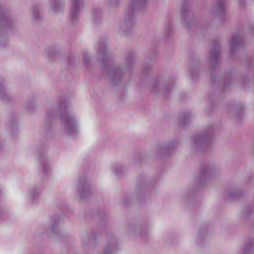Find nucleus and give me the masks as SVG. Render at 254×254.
<instances>
[{
    "instance_id": "f257e3e1",
    "label": "nucleus",
    "mask_w": 254,
    "mask_h": 254,
    "mask_svg": "<svg viewBox=\"0 0 254 254\" xmlns=\"http://www.w3.org/2000/svg\"><path fill=\"white\" fill-rule=\"evenodd\" d=\"M64 131L68 136L74 137L77 131L76 119L74 116L66 113L62 116Z\"/></svg>"
},
{
    "instance_id": "c756f323",
    "label": "nucleus",
    "mask_w": 254,
    "mask_h": 254,
    "mask_svg": "<svg viewBox=\"0 0 254 254\" xmlns=\"http://www.w3.org/2000/svg\"><path fill=\"white\" fill-rule=\"evenodd\" d=\"M116 1H117V0H116Z\"/></svg>"
},
{
    "instance_id": "6e6552de",
    "label": "nucleus",
    "mask_w": 254,
    "mask_h": 254,
    "mask_svg": "<svg viewBox=\"0 0 254 254\" xmlns=\"http://www.w3.org/2000/svg\"><path fill=\"white\" fill-rule=\"evenodd\" d=\"M129 9L132 11L134 8H140L144 5L147 0H130Z\"/></svg>"
},
{
    "instance_id": "a211bd4d",
    "label": "nucleus",
    "mask_w": 254,
    "mask_h": 254,
    "mask_svg": "<svg viewBox=\"0 0 254 254\" xmlns=\"http://www.w3.org/2000/svg\"><path fill=\"white\" fill-rule=\"evenodd\" d=\"M55 111L53 110L48 111L47 112V118H50L52 116H54L55 115Z\"/></svg>"
},
{
    "instance_id": "9b49d317",
    "label": "nucleus",
    "mask_w": 254,
    "mask_h": 254,
    "mask_svg": "<svg viewBox=\"0 0 254 254\" xmlns=\"http://www.w3.org/2000/svg\"><path fill=\"white\" fill-rule=\"evenodd\" d=\"M217 12L222 13L225 8V0H216Z\"/></svg>"
},
{
    "instance_id": "ddd939ff",
    "label": "nucleus",
    "mask_w": 254,
    "mask_h": 254,
    "mask_svg": "<svg viewBox=\"0 0 254 254\" xmlns=\"http://www.w3.org/2000/svg\"><path fill=\"white\" fill-rule=\"evenodd\" d=\"M112 170L115 174L118 175L122 172L123 168L120 164H115L112 167Z\"/></svg>"
},
{
    "instance_id": "f03ea898",
    "label": "nucleus",
    "mask_w": 254,
    "mask_h": 254,
    "mask_svg": "<svg viewBox=\"0 0 254 254\" xmlns=\"http://www.w3.org/2000/svg\"><path fill=\"white\" fill-rule=\"evenodd\" d=\"M81 5L80 0H71L70 8L69 20L71 22L74 23L78 21L79 11Z\"/></svg>"
},
{
    "instance_id": "c85d7f7f",
    "label": "nucleus",
    "mask_w": 254,
    "mask_h": 254,
    "mask_svg": "<svg viewBox=\"0 0 254 254\" xmlns=\"http://www.w3.org/2000/svg\"><path fill=\"white\" fill-rule=\"evenodd\" d=\"M7 26H9V24L8 23H7Z\"/></svg>"
},
{
    "instance_id": "f3484780",
    "label": "nucleus",
    "mask_w": 254,
    "mask_h": 254,
    "mask_svg": "<svg viewBox=\"0 0 254 254\" xmlns=\"http://www.w3.org/2000/svg\"><path fill=\"white\" fill-rule=\"evenodd\" d=\"M185 12H186L187 15H189V11L188 10L186 6H183L182 9L181 13L182 16H183V18L186 20L187 16L185 14Z\"/></svg>"
},
{
    "instance_id": "5701e85b",
    "label": "nucleus",
    "mask_w": 254,
    "mask_h": 254,
    "mask_svg": "<svg viewBox=\"0 0 254 254\" xmlns=\"http://www.w3.org/2000/svg\"><path fill=\"white\" fill-rule=\"evenodd\" d=\"M0 20H2V21H5L7 22H9V18H7V17H2L1 18H0Z\"/></svg>"
},
{
    "instance_id": "bb28decb",
    "label": "nucleus",
    "mask_w": 254,
    "mask_h": 254,
    "mask_svg": "<svg viewBox=\"0 0 254 254\" xmlns=\"http://www.w3.org/2000/svg\"><path fill=\"white\" fill-rule=\"evenodd\" d=\"M105 252H106V253H109V252H110V251H109V250H108L107 249V248H106V249H105Z\"/></svg>"
},
{
    "instance_id": "412c9836",
    "label": "nucleus",
    "mask_w": 254,
    "mask_h": 254,
    "mask_svg": "<svg viewBox=\"0 0 254 254\" xmlns=\"http://www.w3.org/2000/svg\"><path fill=\"white\" fill-rule=\"evenodd\" d=\"M229 195L231 197H234L238 195L237 192H229Z\"/></svg>"
},
{
    "instance_id": "4468645a",
    "label": "nucleus",
    "mask_w": 254,
    "mask_h": 254,
    "mask_svg": "<svg viewBox=\"0 0 254 254\" xmlns=\"http://www.w3.org/2000/svg\"><path fill=\"white\" fill-rule=\"evenodd\" d=\"M98 52L103 55L106 56L107 51L105 45L104 44H100L98 47Z\"/></svg>"
},
{
    "instance_id": "2eb2a0df",
    "label": "nucleus",
    "mask_w": 254,
    "mask_h": 254,
    "mask_svg": "<svg viewBox=\"0 0 254 254\" xmlns=\"http://www.w3.org/2000/svg\"><path fill=\"white\" fill-rule=\"evenodd\" d=\"M6 96V92L2 84H0V97L4 100Z\"/></svg>"
},
{
    "instance_id": "9d476101",
    "label": "nucleus",
    "mask_w": 254,
    "mask_h": 254,
    "mask_svg": "<svg viewBox=\"0 0 254 254\" xmlns=\"http://www.w3.org/2000/svg\"><path fill=\"white\" fill-rule=\"evenodd\" d=\"M220 54V49L218 47L214 48L211 52V61L212 62L216 61L219 57Z\"/></svg>"
},
{
    "instance_id": "1a4fd4ad",
    "label": "nucleus",
    "mask_w": 254,
    "mask_h": 254,
    "mask_svg": "<svg viewBox=\"0 0 254 254\" xmlns=\"http://www.w3.org/2000/svg\"><path fill=\"white\" fill-rule=\"evenodd\" d=\"M208 140L207 134H198L194 136V142L196 145H202L205 143Z\"/></svg>"
},
{
    "instance_id": "39448f33",
    "label": "nucleus",
    "mask_w": 254,
    "mask_h": 254,
    "mask_svg": "<svg viewBox=\"0 0 254 254\" xmlns=\"http://www.w3.org/2000/svg\"><path fill=\"white\" fill-rule=\"evenodd\" d=\"M134 23V14L131 11L130 13H128V15L126 16V20L123 22L121 26L123 27V30L126 31V27H130Z\"/></svg>"
},
{
    "instance_id": "393cba45",
    "label": "nucleus",
    "mask_w": 254,
    "mask_h": 254,
    "mask_svg": "<svg viewBox=\"0 0 254 254\" xmlns=\"http://www.w3.org/2000/svg\"><path fill=\"white\" fill-rule=\"evenodd\" d=\"M88 61V60L87 59L86 57L85 56L83 59V61H84V63H85V64H87Z\"/></svg>"
},
{
    "instance_id": "0eeeda50",
    "label": "nucleus",
    "mask_w": 254,
    "mask_h": 254,
    "mask_svg": "<svg viewBox=\"0 0 254 254\" xmlns=\"http://www.w3.org/2000/svg\"><path fill=\"white\" fill-rule=\"evenodd\" d=\"M78 190L79 191L80 196L82 198H84L86 195H88L90 192L89 186L86 182L83 183L79 185Z\"/></svg>"
},
{
    "instance_id": "aec40b11",
    "label": "nucleus",
    "mask_w": 254,
    "mask_h": 254,
    "mask_svg": "<svg viewBox=\"0 0 254 254\" xmlns=\"http://www.w3.org/2000/svg\"><path fill=\"white\" fill-rule=\"evenodd\" d=\"M33 16L35 19L38 18L39 16V10H37L36 11L33 12Z\"/></svg>"
},
{
    "instance_id": "7ed1b4c3",
    "label": "nucleus",
    "mask_w": 254,
    "mask_h": 254,
    "mask_svg": "<svg viewBox=\"0 0 254 254\" xmlns=\"http://www.w3.org/2000/svg\"><path fill=\"white\" fill-rule=\"evenodd\" d=\"M231 50L232 52L237 49L242 44V41L238 35H233L229 41Z\"/></svg>"
},
{
    "instance_id": "dca6fc26",
    "label": "nucleus",
    "mask_w": 254,
    "mask_h": 254,
    "mask_svg": "<svg viewBox=\"0 0 254 254\" xmlns=\"http://www.w3.org/2000/svg\"><path fill=\"white\" fill-rule=\"evenodd\" d=\"M57 229H58L57 222L52 223L51 224L50 228H49V230H50V232L52 233H55L56 232L55 230Z\"/></svg>"
},
{
    "instance_id": "20e7f679",
    "label": "nucleus",
    "mask_w": 254,
    "mask_h": 254,
    "mask_svg": "<svg viewBox=\"0 0 254 254\" xmlns=\"http://www.w3.org/2000/svg\"><path fill=\"white\" fill-rule=\"evenodd\" d=\"M50 8L54 13L62 12L63 8L62 0H53L51 3Z\"/></svg>"
},
{
    "instance_id": "423d86ee",
    "label": "nucleus",
    "mask_w": 254,
    "mask_h": 254,
    "mask_svg": "<svg viewBox=\"0 0 254 254\" xmlns=\"http://www.w3.org/2000/svg\"><path fill=\"white\" fill-rule=\"evenodd\" d=\"M109 74L112 78H121L124 74V70L120 67H110L109 69Z\"/></svg>"
},
{
    "instance_id": "4be33fe9",
    "label": "nucleus",
    "mask_w": 254,
    "mask_h": 254,
    "mask_svg": "<svg viewBox=\"0 0 254 254\" xmlns=\"http://www.w3.org/2000/svg\"><path fill=\"white\" fill-rule=\"evenodd\" d=\"M49 169V167L47 165H43L42 166V169L44 172H47Z\"/></svg>"
},
{
    "instance_id": "a878e982",
    "label": "nucleus",
    "mask_w": 254,
    "mask_h": 254,
    "mask_svg": "<svg viewBox=\"0 0 254 254\" xmlns=\"http://www.w3.org/2000/svg\"><path fill=\"white\" fill-rule=\"evenodd\" d=\"M183 118H184L183 120H187V116L186 115H184Z\"/></svg>"
},
{
    "instance_id": "b1692460",
    "label": "nucleus",
    "mask_w": 254,
    "mask_h": 254,
    "mask_svg": "<svg viewBox=\"0 0 254 254\" xmlns=\"http://www.w3.org/2000/svg\"><path fill=\"white\" fill-rule=\"evenodd\" d=\"M6 45L5 42L2 40V41H0V47H3Z\"/></svg>"
},
{
    "instance_id": "f8f14e48",
    "label": "nucleus",
    "mask_w": 254,
    "mask_h": 254,
    "mask_svg": "<svg viewBox=\"0 0 254 254\" xmlns=\"http://www.w3.org/2000/svg\"><path fill=\"white\" fill-rule=\"evenodd\" d=\"M41 192V190L40 188H33L32 190V197L33 199V201L36 200V199L38 197L40 193Z\"/></svg>"
},
{
    "instance_id": "cd10ccee",
    "label": "nucleus",
    "mask_w": 254,
    "mask_h": 254,
    "mask_svg": "<svg viewBox=\"0 0 254 254\" xmlns=\"http://www.w3.org/2000/svg\"><path fill=\"white\" fill-rule=\"evenodd\" d=\"M2 213V210L1 208H0V216H1Z\"/></svg>"
},
{
    "instance_id": "6ab92c4d",
    "label": "nucleus",
    "mask_w": 254,
    "mask_h": 254,
    "mask_svg": "<svg viewBox=\"0 0 254 254\" xmlns=\"http://www.w3.org/2000/svg\"><path fill=\"white\" fill-rule=\"evenodd\" d=\"M101 15V11L100 9H98L94 12V15L100 16Z\"/></svg>"
}]
</instances>
